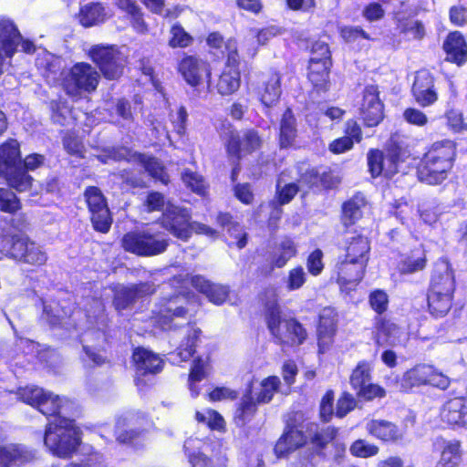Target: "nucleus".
<instances>
[{
  "label": "nucleus",
  "mask_w": 467,
  "mask_h": 467,
  "mask_svg": "<svg viewBox=\"0 0 467 467\" xmlns=\"http://www.w3.org/2000/svg\"><path fill=\"white\" fill-rule=\"evenodd\" d=\"M399 28L409 39H420L425 34L422 24L414 19L400 22Z\"/></svg>",
  "instance_id": "052dcab7"
},
{
  "label": "nucleus",
  "mask_w": 467,
  "mask_h": 467,
  "mask_svg": "<svg viewBox=\"0 0 467 467\" xmlns=\"http://www.w3.org/2000/svg\"><path fill=\"white\" fill-rule=\"evenodd\" d=\"M184 450L192 467H227L226 450L220 441L212 444L191 437L185 441Z\"/></svg>",
  "instance_id": "6e6552de"
},
{
  "label": "nucleus",
  "mask_w": 467,
  "mask_h": 467,
  "mask_svg": "<svg viewBox=\"0 0 467 467\" xmlns=\"http://www.w3.org/2000/svg\"><path fill=\"white\" fill-rule=\"evenodd\" d=\"M111 16L100 3H88L81 6L78 21L85 27H90L104 23Z\"/></svg>",
  "instance_id": "473e14b6"
},
{
  "label": "nucleus",
  "mask_w": 467,
  "mask_h": 467,
  "mask_svg": "<svg viewBox=\"0 0 467 467\" xmlns=\"http://www.w3.org/2000/svg\"><path fill=\"white\" fill-rule=\"evenodd\" d=\"M182 178L185 185L192 192L199 195L205 194L207 185L202 175L190 170H185Z\"/></svg>",
  "instance_id": "4d7b16f0"
},
{
  "label": "nucleus",
  "mask_w": 467,
  "mask_h": 467,
  "mask_svg": "<svg viewBox=\"0 0 467 467\" xmlns=\"http://www.w3.org/2000/svg\"><path fill=\"white\" fill-rule=\"evenodd\" d=\"M94 305L96 307V310L94 311L93 315L90 314V311L88 310V322L91 325L96 324L98 326V331L96 332L97 339L99 341H104L105 340V334L102 331L103 327H105V317H104V306L101 301L95 300Z\"/></svg>",
  "instance_id": "bf43d9fd"
},
{
  "label": "nucleus",
  "mask_w": 467,
  "mask_h": 467,
  "mask_svg": "<svg viewBox=\"0 0 467 467\" xmlns=\"http://www.w3.org/2000/svg\"><path fill=\"white\" fill-rule=\"evenodd\" d=\"M447 60L461 66L467 60V45L463 36L454 31L447 36L443 45Z\"/></svg>",
  "instance_id": "c85d7f7f"
},
{
  "label": "nucleus",
  "mask_w": 467,
  "mask_h": 467,
  "mask_svg": "<svg viewBox=\"0 0 467 467\" xmlns=\"http://www.w3.org/2000/svg\"><path fill=\"white\" fill-rule=\"evenodd\" d=\"M190 219L191 214L186 209L167 203L161 217V224L172 235L182 241H187L192 232L198 234H204L210 238L217 236L215 230L202 223H190Z\"/></svg>",
  "instance_id": "0eeeda50"
},
{
  "label": "nucleus",
  "mask_w": 467,
  "mask_h": 467,
  "mask_svg": "<svg viewBox=\"0 0 467 467\" xmlns=\"http://www.w3.org/2000/svg\"><path fill=\"white\" fill-rule=\"evenodd\" d=\"M370 250L368 238L361 234H354L347 238L346 258L362 261L367 264Z\"/></svg>",
  "instance_id": "4c0bfd02"
},
{
  "label": "nucleus",
  "mask_w": 467,
  "mask_h": 467,
  "mask_svg": "<svg viewBox=\"0 0 467 467\" xmlns=\"http://www.w3.org/2000/svg\"><path fill=\"white\" fill-rule=\"evenodd\" d=\"M212 371L210 358H198L193 360L191 372L189 375V389L192 398L198 397L201 389L197 385L198 382L204 379Z\"/></svg>",
  "instance_id": "f704fd0d"
},
{
  "label": "nucleus",
  "mask_w": 467,
  "mask_h": 467,
  "mask_svg": "<svg viewBox=\"0 0 467 467\" xmlns=\"http://www.w3.org/2000/svg\"><path fill=\"white\" fill-rule=\"evenodd\" d=\"M195 420L199 424L207 426L213 431H223L225 422L222 415L212 409L197 410L195 412Z\"/></svg>",
  "instance_id": "09e8293b"
},
{
  "label": "nucleus",
  "mask_w": 467,
  "mask_h": 467,
  "mask_svg": "<svg viewBox=\"0 0 467 467\" xmlns=\"http://www.w3.org/2000/svg\"><path fill=\"white\" fill-rule=\"evenodd\" d=\"M145 240L146 231L130 232L123 236L122 246L126 251L142 256Z\"/></svg>",
  "instance_id": "8fccbe9b"
},
{
  "label": "nucleus",
  "mask_w": 467,
  "mask_h": 467,
  "mask_svg": "<svg viewBox=\"0 0 467 467\" xmlns=\"http://www.w3.org/2000/svg\"><path fill=\"white\" fill-rule=\"evenodd\" d=\"M432 371V366L427 364H419L407 370L400 382V389L404 391L412 389L415 387L427 385L428 376Z\"/></svg>",
  "instance_id": "72a5a7b5"
},
{
  "label": "nucleus",
  "mask_w": 467,
  "mask_h": 467,
  "mask_svg": "<svg viewBox=\"0 0 467 467\" xmlns=\"http://www.w3.org/2000/svg\"><path fill=\"white\" fill-rule=\"evenodd\" d=\"M88 57L107 79L120 78L127 63V57L114 45H94L88 49Z\"/></svg>",
  "instance_id": "9d476101"
},
{
  "label": "nucleus",
  "mask_w": 467,
  "mask_h": 467,
  "mask_svg": "<svg viewBox=\"0 0 467 467\" xmlns=\"http://www.w3.org/2000/svg\"><path fill=\"white\" fill-rule=\"evenodd\" d=\"M34 453L21 444L0 445V466H19L30 462Z\"/></svg>",
  "instance_id": "bb28decb"
},
{
  "label": "nucleus",
  "mask_w": 467,
  "mask_h": 467,
  "mask_svg": "<svg viewBox=\"0 0 467 467\" xmlns=\"http://www.w3.org/2000/svg\"><path fill=\"white\" fill-rule=\"evenodd\" d=\"M306 441V437L301 430L289 427L277 441L275 446V452L277 457H284L290 451L303 446Z\"/></svg>",
  "instance_id": "7c9ffc66"
},
{
  "label": "nucleus",
  "mask_w": 467,
  "mask_h": 467,
  "mask_svg": "<svg viewBox=\"0 0 467 467\" xmlns=\"http://www.w3.org/2000/svg\"><path fill=\"white\" fill-rule=\"evenodd\" d=\"M266 322L273 337L284 345H300L306 337L303 327L294 318H287L275 303L266 306Z\"/></svg>",
  "instance_id": "39448f33"
},
{
  "label": "nucleus",
  "mask_w": 467,
  "mask_h": 467,
  "mask_svg": "<svg viewBox=\"0 0 467 467\" xmlns=\"http://www.w3.org/2000/svg\"><path fill=\"white\" fill-rule=\"evenodd\" d=\"M21 163L20 145L10 139L0 146V175L14 171Z\"/></svg>",
  "instance_id": "cd10ccee"
},
{
  "label": "nucleus",
  "mask_w": 467,
  "mask_h": 467,
  "mask_svg": "<svg viewBox=\"0 0 467 467\" xmlns=\"http://www.w3.org/2000/svg\"><path fill=\"white\" fill-rule=\"evenodd\" d=\"M350 452L356 457L368 458L376 455L379 448L364 440H358L350 446Z\"/></svg>",
  "instance_id": "0e129e2a"
},
{
  "label": "nucleus",
  "mask_w": 467,
  "mask_h": 467,
  "mask_svg": "<svg viewBox=\"0 0 467 467\" xmlns=\"http://www.w3.org/2000/svg\"><path fill=\"white\" fill-rule=\"evenodd\" d=\"M412 92L416 101L422 107L433 104L437 99V93L433 89V78L427 70L419 71L415 77Z\"/></svg>",
  "instance_id": "b1692460"
},
{
  "label": "nucleus",
  "mask_w": 467,
  "mask_h": 467,
  "mask_svg": "<svg viewBox=\"0 0 467 467\" xmlns=\"http://www.w3.org/2000/svg\"><path fill=\"white\" fill-rule=\"evenodd\" d=\"M376 328L375 337L379 345H395L399 342L400 330L395 324L379 317Z\"/></svg>",
  "instance_id": "ea45409f"
},
{
  "label": "nucleus",
  "mask_w": 467,
  "mask_h": 467,
  "mask_svg": "<svg viewBox=\"0 0 467 467\" xmlns=\"http://www.w3.org/2000/svg\"><path fill=\"white\" fill-rule=\"evenodd\" d=\"M5 178L8 185L18 192H26L31 189L33 184V178L25 171L17 167L10 173L2 175Z\"/></svg>",
  "instance_id": "de8ad7c7"
},
{
  "label": "nucleus",
  "mask_w": 467,
  "mask_h": 467,
  "mask_svg": "<svg viewBox=\"0 0 467 467\" xmlns=\"http://www.w3.org/2000/svg\"><path fill=\"white\" fill-rule=\"evenodd\" d=\"M261 140L254 130H247L244 132L242 138L231 132L227 142V151L231 156L241 158L242 155L252 152L259 148Z\"/></svg>",
  "instance_id": "5701e85b"
},
{
  "label": "nucleus",
  "mask_w": 467,
  "mask_h": 467,
  "mask_svg": "<svg viewBox=\"0 0 467 467\" xmlns=\"http://www.w3.org/2000/svg\"><path fill=\"white\" fill-rule=\"evenodd\" d=\"M441 420L450 427H467V400L454 398L443 404Z\"/></svg>",
  "instance_id": "412c9836"
},
{
  "label": "nucleus",
  "mask_w": 467,
  "mask_h": 467,
  "mask_svg": "<svg viewBox=\"0 0 467 467\" xmlns=\"http://www.w3.org/2000/svg\"><path fill=\"white\" fill-rule=\"evenodd\" d=\"M132 360L138 377L159 373L163 367V360L161 357L144 348H137L133 350Z\"/></svg>",
  "instance_id": "4be33fe9"
},
{
  "label": "nucleus",
  "mask_w": 467,
  "mask_h": 467,
  "mask_svg": "<svg viewBox=\"0 0 467 467\" xmlns=\"http://www.w3.org/2000/svg\"><path fill=\"white\" fill-rule=\"evenodd\" d=\"M306 280V274L303 267H295L288 273L286 278V286L290 291L297 290L303 286Z\"/></svg>",
  "instance_id": "338daca9"
},
{
  "label": "nucleus",
  "mask_w": 467,
  "mask_h": 467,
  "mask_svg": "<svg viewBox=\"0 0 467 467\" xmlns=\"http://www.w3.org/2000/svg\"><path fill=\"white\" fill-rule=\"evenodd\" d=\"M190 219L191 214L186 209L167 203L161 217V224L172 235L182 241H187L192 232L198 234H204L210 238L217 236L215 230L202 223H190Z\"/></svg>",
  "instance_id": "423d86ee"
},
{
  "label": "nucleus",
  "mask_w": 467,
  "mask_h": 467,
  "mask_svg": "<svg viewBox=\"0 0 467 467\" xmlns=\"http://www.w3.org/2000/svg\"><path fill=\"white\" fill-rule=\"evenodd\" d=\"M154 290V285L151 283L119 286L115 292L114 305L118 310L125 309L135 298L150 295Z\"/></svg>",
  "instance_id": "a878e982"
},
{
  "label": "nucleus",
  "mask_w": 467,
  "mask_h": 467,
  "mask_svg": "<svg viewBox=\"0 0 467 467\" xmlns=\"http://www.w3.org/2000/svg\"><path fill=\"white\" fill-rule=\"evenodd\" d=\"M191 284L215 305L223 304L228 296L229 290L226 286L212 284L201 275L192 276L191 278Z\"/></svg>",
  "instance_id": "c756f323"
},
{
  "label": "nucleus",
  "mask_w": 467,
  "mask_h": 467,
  "mask_svg": "<svg viewBox=\"0 0 467 467\" xmlns=\"http://www.w3.org/2000/svg\"><path fill=\"white\" fill-rule=\"evenodd\" d=\"M367 264L362 261L346 258L339 261L335 272L337 282L342 289L350 290L356 286L363 278Z\"/></svg>",
  "instance_id": "6ab92c4d"
},
{
  "label": "nucleus",
  "mask_w": 467,
  "mask_h": 467,
  "mask_svg": "<svg viewBox=\"0 0 467 467\" xmlns=\"http://www.w3.org/2000/svg\"><path fill=\"white\" fill-rule=\"evenodd\" d=\"M280 386V379L276 376H271L265 379L261 382V389L257 393L256 402L257 403H267L269 402L274 394L278 391Z\"/></svg>",
  "instance_id": "5fc2aeb1"
},
{
  "label": "nucleus",
  "mask_w": 467,
  "mask_h": 467,
  "mask_svg": "<svg viewBox=\"0 0 467 467\" xmlns=\"http://www.w3.org/2000/svg\"><path fill=\"white\" fill-rule=\"evenodd\" d=\"M369 304L371 308L378 314L384 313L389 306V296L383 290L377 289L369 295Z\"/></svg>",
  "instance_id": "69168bd1"
},
{
  "label": "nucleus",
  "mask_w": 467,
  "mask_h": 467,
  "mask_svg": "<svg viewBox=\"0 0 467 467\" xmlns=\"http://www.w3.org/2000/svg\"><path fill=\"white\" fill-rule=\"evenodd\" d=\"M359 111L368 127H375L383 119V103L377 86L369 85L365 88Z\"/></svg>",
  "instance_id": "dca6fc26"
},
{
  "label": "nucleus",
  "mask_w": 467,
  "mask_h": 467,
  "mask_svg": "<svg viewBox=\"0 0 467 467\" xmlns=\"http://www.w3.org/2000/svg\"><path fill=\"white\" fill-rule=\"evenodd\" d=\"M256 411V402L249 390L243 398L235 412L238 423L245 424L250 421Z\"/></svg>",
  "instance_id": "3c124183"
},
{
  "label": "nucleus",
  "mask_w": 467,
  "mask_h": 467,
  "mask_svg": "<svg viewBox=\"0 0 467 467\" xmlns=\"http://www.w3.org/2000/svg\"><path fill=\"white\" fill-rule=\"evenodd\" d=\"M366 208L365 198L356 195L343 205V220L345 224H352L359 219Z\"/></svg>",
  "instance_id": "a18cd8bd"
},
{
  "label": "nucleus",
  "mask_w": 467,
  "mask_h": 467,
  "mask_svg": "<svg viewBox=\"0 0 467 467\" xmlns=\"http://www.w3.org/2000/svg\"><path fill=\"white\" fill-rule=\"evenodd\" d=\"M296 136V119L292 111L286 109L283 114L280 126V145L283 148L293 145Z\"/></svg>",
  "instance_id": "79ce46f5"
},
{
  "label": "nucleus",
  "mask_w": 467,
  "mask_h": 467,
  "mask_svg": "<svg viewBox=\"0 0 467 467\" xmlns=\"http://www.w3.org/2000/svg\"><path fill=\"white\" fill-rule=\"evenodd\" d=\"M192 43V37L188 34L184 28L179 25L174 24L170 30L169 46L172 48L187 47Z\"/></svg>",
  "instance_id": "6e6d98bb"
},
{
  "label": "nucleus",
  "mask_w": 467,
  "mask_h": 467,
  "mask_svg": "<svg viewBox=\"0 0 467 467\" xmlns=\"http://www.w3.org/2000/svg\"><path fill=\"white\" fill-rule=\"evenodd\" d=\"M188 301L184 296L176 295L163 297L158 307L155 322L163 330H171L182 326L188 319Z\"/></svg>",
  "instance_id": "9b49d317"
},
{
  "label": "nucleus",
  "mask_w": 467,
  "mask_h": 467,
  "mask_svg": "<svg viewBox=\"0 0 467 467\" xmlns=\"http://www.w3.org/2000/svg\"><path fill=\"white\" fill-rule=\"evenodd\" d=\"M296 253V246L294 241L285 238L276 246L272 257V263L276 267H283Z\"/></svg>",
  "instance_id": "49530a36"
},
{
  "label": "nucleus",
  "mask_w": 467,
  "mask_h": 467,
  "mask_svg": "<svg viewBox=\"0 0 467 467\" xmlns=\"http://www.w3.org/2000/svg\"><path fill=\"white\" fill-rule=\"evenodd\" d=\"M140 161L145 170L149 172L150 176L160 180L164 183H167V175L163 170V167L157 159L148 156H142Z\"/></svg>",
  "instance_id": "680f3d73"
},
{
  "label": "nucleus",
  "mask_w": 467,
  "mask_h": 467,
  "mask_svg": "<svg viewBox=\"0 0 467 467\" xmlns=\"http://www.w3.org/2000/svg\"><path fill=\"white\" fill-rule=\"evenodd\" d=\"M330 52L328 46L317 42L312 47V57L309 60L308 78L317 90H326L328 84Z\"/></svg>",
  "instance_id": "ddd939ff"
},
{
  "label": "nucleus",
  "mask_w": 467,
  "mask_h": 467,
  "mask_svg": "<svg viewBox=\"0 0 467 467\" xmlns=\"http://www.w3.org/2000/svg\"><path fill=\"white\" fill-rule=\"evenodd\" d=\"M85 197L94 228L101 233H107L112 220L102 192L97 187H89L85 192Z\"/></svg>",
  "instance_id": "2eb2a0df"
},
{
  "label": "nucleus",
  "mask_w": 467,
  "mask_h": 467,
  "mask_svg": "<svg viewBox=\"0 0 467 467\" xmlns=\"http://www.w3.org/2000/svg\"><path fill=\"white\" fill-rule=\"evenodd\" d=\"M281 28L275 26H270L261 30L252 29L245 39L246 52L249 57H254L257 53L256 45H265L271 38L280 35Z\"/></svg>",
  "instance_id": "e433bc0d"
},
{
  "label": "nucleus",
  "mask_w": 467,
  "mask_h": 467,
  "mask_svg": "<svg viewBox=\"0 0 467 467\" xmlns=\"http://www.w3.org/2000/svg\"><path fill=\"white\" fill-rule=\"evenodd\" d=\"M218 222L222 226H228L227 231L234 238V242L238 248H244L246 245V234L243 231L242 227L231 221V216L228 213H222L218 216Z\"/></svg>",
  "instance_id": "603ef678"
},
{
  "label": "nucleus",
  "mask_w": 467,
  "mask_h": 467,
  "mask_svg": "<svg viewBox=\"0 0 467 467\" xmlns=\"http://www.w3.org/2000/svg\"><path fill=\"white\" fill-rule=\"evenodd\" d=\"M171 121L174 130L179 135H183L186 129V121L188 118L187 110L184 107L180 106L174 111L171 112Z\"/></svg>",
  "instance_id": "774afa93"
},
{
  "label": "nucleus",
  "mask_w": 467,
  "mask_h": 467,
  "mask_svg": "<svg viewBox=\"0 0 467 467\" xmlns=\"http://www.w3.org/2000/svg\"><path fill=\"white\" fill-rule=\"evenodd\" d=\"M426 254L422 247L415 248L410 254H403L398 265L400 274H413L426 266Z\"/></svg>",
  "instance_id": "58836bf2"
},
{
  "label": "nucleus",
  "mask_w": 467,
  "mask_h": 467,
  "mask_svg": "<svg viewBox=\"0 0 467 467\" xmlns=\"http://www.w3.org/2000/svg\"><path fill=\"white\" fill-rule=\"evenodd\" d=\"M432 447L433 451L440 455L435 467H458L461 464L462 449L459 440L437 437Z\"/></svg>",
  "instance_id": "a211bd4d"
},
{
  "label": "nucleus",
  "mask_w": 467,
  "mask_h": 467,
  "mask_svg": "<svg viewBox=\"0 0 467 467\" xmlns=\"http://www.w3.org/2000/svg\"><path fill=\"white\" fill-rule=\"evenodd\" d=\"M114 110L118 117L116 121L119 124L126 126L133 121V112L129 101L119 99L115 105Z\"/></svg>",
  "instance_id": "e2e57ef3"
},
{
  "label": "nucleus",
  "mask_w": 467,
  "mask_h": 467,
  "mask_svg": "<svg viewBox=\"0 0 467 467\" xmlns=\"http://www.w3.org/2000/svg\"><path fill=\"white\" fill-rule=\"evenodd\" d=\"M402 152L400 147H389L384 154L379 150L368 153V164L373 177L383 175L391 177L400 171Z\"/></svg>",
  "instance_id": "4468645a"
},
{
  "label": "nucleus",
  "mask_w": 467,
  "mask_h": 467,
  "mask_svg": "<svg viewBox=\"0 0 467 467\" xmlns=\"http://www.w3.org/2000/svg\"><path fill=\"white\" fill-rule=\"evenodd\" d=\"M133 417L125 416L117 420L115 436L119 442H130L137 432L131 428Z\"/></svg>",
  "instance_id": "864d4df0"
},
{
  "label": "nucleus",
  "mask_w": 467,
  "mask_h": 467,
  "mask_svg": "<svg viewBox=\"0 0 467 467\" xmlns=\"http://www.w3.org/2000/svg\"><path fill=\"white\" fill-rule=\"evenodd\" d=\"M99 79V72L86 62L76 63L62 73L63 88L73 98H80L84 93L96 90Z\"/></svg>",
  "instance_id": "1a4fd4ad"
},
{
  "label": "nucleus",
  "mask_w": 467,
  "mask_h": 467,
  "mask_svg": "<svg viewBox=\"0 0 467 467\" xmlns=\"http://www.w3.org/2000/svg\"><path fill=\"white\" fill-rule=\"evenodd\" d=\"M168 245V239L162 234L146 230L145 249L142 256L160 254L167 249Z\"/></svg>",
  "instance_id": "37998d69"
},
{
  "label": "nucleus",
  "mask_w": 467,
  "mask_h": 467,
  "mask_svg": "<svg viewBox=\"0 0 467 467\" xmlns=\"http://www.w3.org/2000/svg\"><path fill=\"white\" fill-rule=\"evenodd\" d=\"M456 156L452 140L434 142L424 154L418 167L419 179L430 185L441 184L448 177Z\"/></svg>",
  "instance_id": "f03ea898"
},
{
  "label": "nucleus",
  "mask_w": 467,
  "mask_h": 467,
  "mask_svg": "<svg viewBox=\"0 0 467 467\" xmlns=\"http://www.w3.org/2000/svg\"><path fill=\"white\" fill-rule=\"evenodd\" d=\"M336 330V323L333 317L325 312L320 316L318 333L319 352L324 353L332 343V337Z\"/></svg>",
  "instance_id": "a19ab883"
},
{
  "label": "nucleus",
  "mask_w": 467,
  "mask_h": 467,
  "mask_svg": "<svg viewBox=\"0 0 467 467\" xmlns=\"http://www.w3.org/2000/svg\"><path fill=\"white\" fill-rule=\"evenodd\" d=\"M227 53V61L224 68L219 76L216 90L222 96H228L238 90L241 83L239 56L237 43L234 39H229L224 44Z\"/></svg>",
  "instance_id": "f8f14e48"
},
{
  "label": "nucleus",
  "mask_w": 467,
  "mask_h": 467,
  "mask_svg": "<svg viewBox=\"0 0 467 467\" xmlns=\"http://www.w3.org/2000/svg\"><path fill=\"white\" fill-rule=\"evenodd\" d=\"M202 331L194 325L188 326L185 329L183 339L177 349L171 354V360L178 364L190 359L195 352V348L201 340Z\"/></svg>",
  "instance_id": "393cba45"
},
{
  "label": "nucleus",
  "mask_w": 467,
  "mask_h": 467,
  "mask_svg": "<svg viewBox=\"0 0 467 467\" xmlns=\"http://www.w3.org/2000/svg\"><path fill=\"white\" fill-rule=\"evenodd\" d=\"M18 395L25 403L36 408L42 414L55 416L47 426L44 443L53 455L70 457L80 444V431L74 420L61 414L69 410L72 402L35 386L21 389Z\"/></svg>",
  "instance_id": "f257e3e1"
},
{
  "label": "nucleus",
  "mask_w": 467,
  "mask_h": 467,
  "mask_svg": "<svg viewBox=\"0 0 467 467\" xmlns=\"http://www.w3.org/2000/svg\"><path fill=\"white\" fill-rule=\"evenodd\" d=\"M372 365L368 361H360L350 375V385L358 392L371 381Z\"/></svg>",
  "instance_id": "c03bdc74"
},
{
  "label": "nucleus",
  "mask_w": 467,
  "mask_h": 467,
  "mask_svg": "<svg viewBox=\"0 0 467 467\" xmlns=\"http://www.w3.org/2000/svg\"><path fill=\"white\" fill-rule=\"evenodd\" d=\"M178 69L183 79L192 87L201 85L204 78H209L211 76L209 65L192 56L183 57Z\"/></svg>",
  "instance_id": "aec40b11"
},
{
  "label": "nucleus",
  "mask_w": 467,
  "mask_h": 467,
  "mask_svg": "<svg viewBox=\"0 0 467 467\" xmlns=\"http://www.w3.org/2000/svg\"><path fill=\"white\" fill-rule=\"evenodd\" d=\"M280 75L277 72L269 73L263 81L259 91L260 100L265 107L275 105L281 95Z\"/></svg>",
  "instance_id": "c9c22d12"
},
{
  "label": "nucleus",
  "mask_w": 467,
  "mask_h": 467,
  "mask_svg": "<svg viewBox=\"0 0 467 467\" xmlns=\"http://www.w3.org/2000/svg\"><path fill=\"white\" fill-rule=\"evenodd\" d=\"M21 208L20 201L9 189L0 188V211L13 213Z\"/></svg>",
  "instance_id": "13d9d810"
},
{
  "label": "nucleus",
  "mask_w": 467,
  "mask_h": 467,
  "mask_svg": "<svg viewBox=\"0 0 467 467\" xmlns=\"http://www.w3.org/2000/svg\"><path fill=\"white\" fill-rule=\"evenodd\" d=\"M367 431L383 441H394L402 437V432L392 422L386 420H370L366 424Z\"/></svg>",
  "instance_id": "2f4dec72"
},
{
  "label": "nucleus",
  "mask_w": 467,
  "mask_h": 467,
  "mask_svg": "<svg viewBox=\"0 0 467 467\" xmlns=\"http://www.w3.org/2000/svg\"><path fill=\"white\" fill-rule=\"evenodd\" d=\"M0 253L17 262L42 266L47 261L46 251L22 234H0Z\"/></svg>",
  "instance_id": "20e7f679"
},
{
  "label": "nucleus",
  "mask_w": 467,
  "mask_h": 467,
  "mask_svg": "<svg viewBox=\"0 0 467 467\" xmlns=\"http://www.w3.org/2000/svg\"><path fill=\"white\" fill-rule=\"evenodd\" d=\"M454 279L449 263L439 260L434 266L431 287L428 294V306L431 314L436 317L445 316L451 307Z\"/></svg>",
  "instance_id": "7ed1b4c3"
},
{
  "label": "nucleus",
  "mask_w": 467,
  "mask_h": 467,
  "mask_svg": "<svg viewBox=\"0 0 467 467\" xmlns=\"http://www.w3.org/2000/svg\"><path fill=\"white\" fill-rule=\"evenodd\" d=\"M0 44L7 57L14 55L19 45L26 53L35 51V45L31 41L22 40L17 28L9 19L0 20Z\"/></svg>",
  "instance_id": "f3484780"
}]
</instances>
